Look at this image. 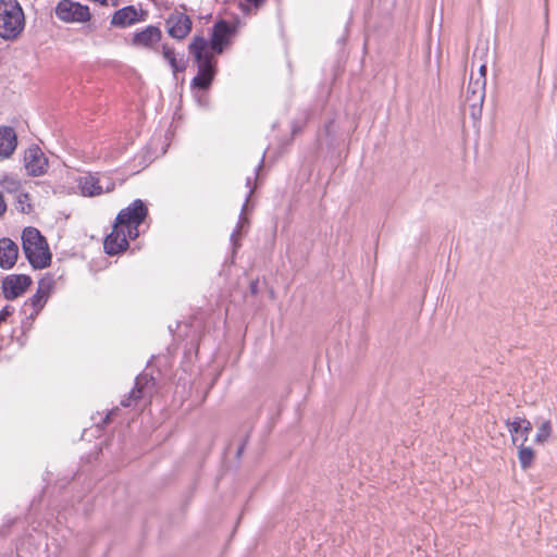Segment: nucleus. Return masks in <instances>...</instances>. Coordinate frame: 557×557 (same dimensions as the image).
Wrapping results in <instances>:
<instances>
[{
  "label": "nucleus",
  "instance_id": "nucleus-4",
  "mask_svg": "<svg viewBox=\"0 0 557 557\" xmlns=\"http://www.w3.org/2000/svg\"><path fill=\"white\" fill-rule=\"evenodd\" d=\"M54 13L58 20L67 24H85L92 17L88 5L74 0H60Z\"/></svg>",
  "mask_w": 557,
  "mask_h": 557
},
{
  "label": "nucleus",
  "instance_id": "nucleus-13",
  "mask_svg": "<svg viewBox=\"0 0 557 557\" xmlns=\"http://www.w3.org/2000/svg\"><path fill=\"white\" fill-rule=\"evenodd\" d=\"M506 424L511 434L513 444L519 440H521V444H524L528 441L529 433L532 430V424L529 420L516 417L512 420H507Z\"/></svg>",
  "mask_w": 557,
  "mask_h": 557
},
{
  "label": "nucleus",
  "instance_id": "nucleus-34",
  "mask_svg": "<svg viewBox=\"0 0 557 557\" xmlns=\"http://www.w3.org/2000/svg\"><path fill=\"white\" fill-rule=\"evenodd\" d=\"M262 162H263V159L260 161V163L258 165V170H260L262 168Z\"/></svg>",
  "mask_w": 557,
  "mask_h": 557
},
{
  "label": "nucleus",
  "instance_id": "nucleus-21",
  "mask_svg": "<svg viewBox=\"0 0 557 557\" xmlns=\"http://www.w3.org/2000/svg\"><path fill=\"white\" fill-rule=\"evenodd\" d=\"M518 459L523 470L531 467L534 460V450L531 447H525L523 444L519 446Z\"/></svg>",
  "mask_w": 557,
  "mask_h": 557
},
{
  "label": "nucleus",
  "instance_id": "nucleus-23",
  "mask_svg": "<svg viewBox=\"0 0 557 557\" xmlns=\"http://www.w3.org/2000/svg\"><path fill=\"white\" fill-rule=\"evenodd\" d=\"M0 186L5 191L14 194L20 190L21 182L16 176L5 174L0 178Z\"/></svg>",
  "mask_w": 557,
  "mask_h": 557
},
{
  "label": "nucleus",
  "instance_id": "nucleus-17",
  "mask_svg": "<svg viewBox=\"0 0 557 557\" xmlns=\"http://www.w3.org/2000/svg\"><path fill=\"white\" fill-rule=\"evenodd\" d=\"M16 148V135L13 128H0V156L10 157Z\"/></svg>",
  "mask_w": 557,
  "mask_h": 557
},
{
  "label": "nucleus",
  "instance_id": "nucleus-2",
  "mask_svg": "<svg viewBox=\"0 0 557 557\" xmlns=\"http://www.w3.org/2000/svg\"><path fill=\"white\" fill-rule=\"evenodd\" d=\"M26 17L17 0H0V37L15 40L24 32Z\"/></svg>",
  "mask_w": 557,
  "mask_h": 557
},
{
  "label": "nucleus",
  "instance_id": "nucleus-30",
  "mask_svg": "<svg viewBox=\"0 0 557 557\" xmlns=\"http://www.w3.org/2000/svg\"><path fill=\"white\" fill-rule=\"evenodd\" d=\"M249 2L253 3L255 5H259L263 0H248Z\"/></svg>",
  "mask_w": 557,
  "mask_h": 557
},
{
  "label": "nucleus",
  "instance_id": "nucleus-33",
  "mask_svg": "<svg viewBox=\"0 0 557 557\" xmlns=\"http://www.w3.org/2000/svg\"><path fill=\"white\" fill-rule=\"evenodd\" d=\"M243 449H244V448H243V446L238 448V450H237V456H240V455H242Z\"/></svg>",
  "mask_w": 557,
  "mask_h": 557
},
{
  "label": "nucleus",
  "instance_id": "nucleus-20",
  "mask_svg": "<svg viewBox=\"0 0 557 557\" xmlns=\"http://www.w3.org/2000/svg\"><path fill=\"white\" fill-rule=\"evenodd\" d=\"M214 73L215 72H197V75L191 81L193 89L206 91L213 81Z\"/></svg>",
  "mask_w": 557,
  "mask_h": 557
},
{
  "label": "nucleus",
  "instance_id": "nucleus-8",
  "mask_svg": "<svg viewBox=\"0 0 557 557\" xmlns=\"http://www.w3.org/2000/svg\"><path fill=\"white\" fill-rule=\"evenodd\" d=\"M24 164L27 173L32 176L42 175L48 169V160L37 146L30 147L25 151Z\"/></svg>",
  "mask_w": 557,
  "mask_h": 557
},
{
  "label": "nucleus",
  "instance_id": "nucleus-32",
  "mask_svg": "<svg viewBox=\"0 0 557 557\" xmlns=\"http://www.w3.org/2000/svg\"><path fill=\"white\" fill-rule=\"evenodd\" d=\"M22 197H24L25 199H27V197H28V196H27V194H23V195H21V196H20V198H18V201H20V202H22V199H21Z\"/></svg>",
  "mask_w": 557,
  "mask_h": 557
},
{
  "label": "nucleus",
  "instance_id": "nucleus-16",
  "mask_svg": "<svg viewBox=\"0 0 557 557\" xmlns=\"http://www.w3.org/2000/svg\"><path fill=\"white\" fill-rule=\"evenodd\" d=\"M138 22V12L133 5L117 10L111 20V24L120 27H127Z\"/></svg>",
  "mask_w": 557,
  "mask_h": 557
},
{
  "label": "nucleus",
  "instance_id": "nucleus-11",
  "mask_svg": "<svg viewBox=\"0 0 557 557\" xmlns=\"http://www.w3.org/2000/svg\"><path fill=\"white\" fill-rule=\"evenodd\" d=\"M127 232L114 223L112 232L107 235L103 242L106 253L117 255L128 248Z\"/></svg>",
  "mask_w": 557,
  "mask_h": 557
},
{
  "label": "nucleus",
  "instance_id": "nucleus-22",
  "mask_svg": "<svg viewBox=\"0 0 557 557\" xmlns=\"http://www.w3.org/2000/svg\"><path fill=\"white\" fill-rule=\"evenodd\" d=\"M552 431V422L549 420H543L537 426V432L534 442L536 444H544L549 438Z\"/></svg>",
  "mask_w": 557,
  "mask_h": 557
},
{
  "label": "nucleus",
  "instance_id": "nucleus-24",
  "mask_svg": "<svg viewBox=\"0 0 557 557\" xmlns=\"http://www.w3.org/2000/svg\"><path fill=\"white\" fill-rule=\"evenodd\" d=\"M247 219L243 216V214L239 218V221L237 223V227L234 230V232L231 235V242L233 243L234 250L239 247L238 238L240 236V230L244 227V225L247 223Z\"/></svg>",
  "mask_w": 557,
  "mask_h": 557
},
{
  "label": "nucleus",
  "instance_id": "nucleus-14",
  "mask_svg": "<svg viewBox=\"0 0 557 557\" xmlns=\"http://www.w3.org/2000/svg\"><path fill=\"white\" fill-rule=\"evenodd\" d=\"M79 188L84 196L92 197V196L100 195L103 191L108 193V191L113 190L114 184L108 182V184L106 186H103L101 184L100 178L92 176V175H88V176L81 178Z\"/></svg>",
  "mask_w": 557,
  "mask_h": 557
},
{
  "label": "nucleus",
  "instance_id": "nucleus-9",
  "mask_svg": "<svg viewBox=\"0 0 557 557\" xmlns=\"http://www.w3.org/2000/svg\"><path fill=\"white\" fill-rule=\"evenodd\" d=\"M32 280L25 274H13L7 276L2 282L3 295L7 299L13 300L22 295L30 285Z\"/></svg>",
  "mask_w": 557,
  "mask_h": 557
},
{
  "label": "nucleus",
  "instance_id": "nucleus-27",
  "mask_svg": "<svg viewBox=\"0 0 557 557\" xmlns=\"http://www.w3.org/2000/svg\"><path fill=\"white\" fill-rule=\"evenodd\" d=\"M7 211V203L3 199L2 194L0 193V215H2Z\"/></svg>",
  "mask_w": 557,
  "mask_h": 557
},
{
  "label": "nucleus",
  "instance_id": "nucleus-35",
  "mask_svg": "<svg viewBox=\"0 0 557 557\" xmlns=\"http://www.w3.org/2000/svg\"><path fill=\"white\" fill-rule=\"evenodd\" d=\"M485 69H486V66H485L484 64H482V65L480 66V70H481V71H484Z\"/></svg>",
  "mask_w": 557,
  "mask_h": 557
},
{
  "label": "nucleus",
  "instance_id": "nucleus-12",
  "mask_svg": "<svg viewBox=\"0 0 557 557\" xmlns=\"http://www.w3.org/2000/svg\"><path fill=\"white\" fill-rule=\"evenodd\" d=\"M18 257V247L10 238H0V268L3 270L12 269Z\"/></svg>",
  "mask_w": 557,
  "mask_h": 557
},
{
  "label": "nucleus",
  "instance_id": "nucleus-28",
  "mask_svg": "<svg viewBox=\"0 0 557 557\" xmlns=\"http://www.w3.org/2000/svg\"><path fill=\"white\" fill-rule=\"evenodd\" d=\"M116 411H117V409H113V410H111V411L107 414V417H106V419H104V423H109V422L112 420V417H113V414H114Z\"/></svg>",
  "mask_w": 557,
  "mask_h": 557
},
{
  "label": "nucleus",
  "instance_id": "nucleus-6",
  "mask_svg": "<svg viewBox=\"0 0 557 557\" xmlns=\"http://www.w3.org/2000/svg\"><path fill=\"white\" fill-rule=\"evenodd\" d=\"M486 90V72H470L469 83L466 90V102L471 109V115L476 117L481 114L482 104Z\"/></svg>",
  "mask_w": 557,
  "mask_h": 557
},
{
  "label": "nucleus",
  "instance_id": "nucleus-3",
  "mask_svg": "<svg viewBox=\"0 0 557 557\" xmlns=\"http://www.w3.org/2000/svg\"><path fill=\"white\" fill-rule=\"evenodd\" d=\"M147 214L146 203L141 199H136L117 213L115 224L123 230L126 228L128 237L134 239L139 235L138 226L144 222Z\"/></svg>",
  "mask_w": 557,
  "mask_h": 557
},
{
  "label": "nucleus",
  "instance_id": "nucleus-31",
  "mask_svg": "<svg viewBox=\"0 0 557 557\" xmlns=\"http://www.w3.org/2000/svg\"><path fill=\"white\" fill-rule=\"evenodd\" d=\"M300 129V126L294 124L293 125V134H296Z\"/></svg>",
  "mask_w": 557,
  "mask_h": 557
},
{
  "label": "nucleus",
  "instance_id": "nucleus-19",
  "mask_svg": "<svg viewBox=\"0 0 557 557\" xmlns=\"http://www.w3.org/2000/svg\"><path fill=\"white\" fill-rule=\"evenodd\" d=\"M47 300V293L42 289H38L37 293L30 297L24 305V308L30 306L33 308V312H30V318L38 314V312L44 308ZM26 311V309H24Z\"/></svg>",
  "mask_w": 557,
  "mask_h": 557
},
{
  "label": "nucleus",
  "instance_id": "nucleus-18",
  "mask_svg": "<svg viewBox=\"0 0 557 557\" xmlns=\"http://www.w3.org/2000/svg\"><path fill=\"white\" fill-rule=\"evenodd\" d=\"M149 379L146 375H140L136 377L135 387L129 393L128 397L121 400V405L123 407H131L133 403H136L143 396V387L144 385L149 383Z\"/></svg>",
  "mask_w": 557,
  "mask_h": 557
},
{
  "label": "nucleus",
  "instance_id": "nucleus-10",
  "mask_svg": "<svg viewBox=\"0 0 557 557\" xmlns=\"http://www.w3.org/2000/svg\"><path fill=\"white\" fill-rule=\"evenodd\" d=\"M169 35L176 39L186 38L191 32V18L182 12L171 14L166 21Z\"/></svg>",
  "mask_w": 557,
  "mask_h": 557
},
{
  "label": "nucleus",
  "instance_id": "nucleus-25",
  "mask_svg": "<svg viewBox=\"0 0 557 557\" xmlns=\"http://www.w3.org/2000/svg\"><path fill=\"white\" fill-rule=\"evenodd\" d=\"M164 57L169 60L170 65L177 70L176 59H175V52L172 49H164Z\"/></svg>",
  "mask_w": 557,
  "mask_h": 557
},
{
  "label": "nucleus",
  "instance_id": "nucleus-15",
  "mask_svg": "<svg viewBox=\"0 0 557 557\" xmlns=\"http://www.w3.org/2000/svg\"><path fill=\"white\" fill-rule=\"evenodd\" d=\"M162 37L161 30L156 26H147L134 35L133 44L137 47L152 48Z\"/></svg>",
  "mask_w": 557,
  "mask_h": 557
},
{
  "label": "nucleus",
  "instance_id": "nucleus-5",
  "mask_svg": "<svg viewBox=\"0 0 557 557\" xmlns=\"http://www.w3.org/2000/svg\"><path fill=\"white\" fill-rule=\"evenodd\" d=\"M239 26L240 22L238 20L215 22L210 37L211 51L215 50L218 53H222L230 47L238 33Z\"/></svg>",
  "mask_w": 557,
  "mask_h": 557
},
{
  "label": "nucleus",
  "instance_id": "nucleus-26",
  "mask_svg": "<svg viewBox=\"0 0 557 557\" xmlns=\"http://www.w3.org/2000/svg\"><path fill=\"white\" fill-rule=\"evenodd\" d=\"M12 313V310L10 307H4L1 311H0V323L5 321L7 318Z\"/></svg>",
  "mask_w": 557,
  "mask_h": 557
},
{
  "label": "nucleus",
  "instance_id": "nucleus-1",
  "mask_svg": "<svg viewBox=\"0 0 557 557\" xmlns=\"http://www.w3.org/2000/svg\"><path fill=\"white\" fill-rule=\"evenodd\" d=\"M22 247L34 269H45L50 265L52 256L48 243L36 227L28 226L23 230Z\"/></svg>",
  "mask_w": 557,
  "mask_h": 557
},
{
  "label": "nucleus",
  "instance_id": "nucleus-7",
  "mask_svg": "<svg viewBox=\"0 0 557 557\" xmlns=\"http://www.w3.org/2000/svg\"><path fill=\"white\" fill-rule=\"evenodd\" d=\"M188 49L198 65V70H214L215 62L213 58L219 53L215 50L211 51V41L202 36H195Z\"/></svg>",
  "mask_w": 557,
  "mask_h": 557
},
{
  "label": "nucleus",
  "instance_id": "nucleus-29",
  "mask_svg": "<svg viewBox=\"0 0 557 557\" xmlns=\"http://www.w3.org/2000/svg\"><path fill=\"white\" fill-rule=\"evenodd\" d=\"M197 100H198V102H199V104H200V106H202V107H205V108L208 106V101H207V99H203V100H202L200 96H197Z\"/></svg>",
  "mask_w": 557,
  "mask_h": 557
}]
</instances>
